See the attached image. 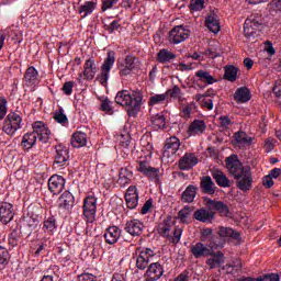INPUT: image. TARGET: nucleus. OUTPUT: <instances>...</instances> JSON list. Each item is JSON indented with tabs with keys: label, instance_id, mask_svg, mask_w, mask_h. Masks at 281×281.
Returning a JSON list of instances; mask_svg holds the SVG:
<instances>
[{
	"label": "nucleus",
	"instance_id": "obj_1",
	"mask_svg": "<svg viewBox=\"0 0 281 281\" xmlns=\"http://www.w3.org/2000/svg\"><path fill=\"white\" fill-rule=\"evenodd\" d=\"M226 168L236 181L238 190L249 192L254 188V175L249 166H243V162L238 159L226 158Z\"/></svg>",
	"mask_w": 281,
	"mask_h": 281
},
{
	"label": "nucleus",
	"instance_id": "obj_2",
	"mask_svg": "<svg viewBox=\"0 0 281 281\" xmlns=\"http://www.w3.org/2000/svg\"><path fill=\"white\" fill-rule=\"evenodd\" d=\"M144 95L140 91L121 90L115 95L116 104L120 106H127V115L130 117H137L138 113L142 111V102Z\"/></svg>",
	"mask_w": 281,
	"mask_h": 281
},
{
	"label": "nucleus",
	"instance_id": "obj_3",
	"mask_svg": "<svg viewBox=\"0 0 281 281\" xmlns=\"http://www.w3.org/2000/svg\"><path fill=\"white\" fill-rule=\"evenodd\" d=\"M52 132L47 124L42 121H37L33 123V132L24 134L22 137L21 146L25 148V150H30L36 146V140L40 139L42 144H47L49 142V137Z\"/></svg>",
	"mask_w": 281,
	"mask_h": 281
},
{
	"label": "nucleus",
	"instance_id": "obj_4",
	"mask_svg": "<svg viewBox=\"0 0 281 281\" xmlns=\"http://www.w3.org/2000/svg\"><path fill=\"white\" fill-rule=\"evenodd\" d=\"M158 234L162 238H167L172 245H177L181 240L183 228L175 226V221L168 216L158 224Z\"/></svg>",
	"mask_w": 281,
	"mask_h": 281
},
{
	"label": "nucleus",
	"instance_id": "obj_5",
	"mask_svg": "<svg viewBox=\"0 0 281 281\" xmlns=\"http://www.w3.org/2000/svg\"><path fill=\"white\" fill-rule=\"evenodd\" d=\"M267 21L262 16V14L257 13L251 18L247 19L244 23V35L246 38H254L260 29L266 25Z\"/></svg>",
	"mask_w": 281,
	"mask_h": 281
},
{
	"label": "nucleus",
	"instance_id": "obj_6",
	"mask_svg": "<svg viewBox=\"0 0 281 281\" xmlns=\"http://www.w3.org/2000/svg\"><path fill=\"white\" fill-rule=\"evenodd\" d=\"M218 237H212L213 244H210L211 249H217V247H225V238H233V240L240 241V233L233 231L231 227L221 226L218 229Z\"/></svg>",
	"mask_w": 281,
	"mask_h": 281
},
{
	"label": "nucleus",
	"instance_id": "obj_7",
	"mask_svg": "<svg viewBox=\"0 0 281 281\" xmlns=\"http://www.w3.org/2000/svg\"><path fill=\"white\" fill-rule=\"evenodd\" d=\"M23 122V119L19 113L11 112L7 115L4 120V124L2 127V131L7 135H14L21 128V123Z\"/></svg>",
	"mask_w": 281,
	"mask_h": 281
},
{
	"label": "nucleus",
	"instance_id": "obj_8",
	"mask_svg": "<svg viewBox=\"0 0 281 281\" xmlns=\"http://www.w3.org/2000/svg\"><path fill=\"white\" fill-rule=\"evenodd\" d=\"M98 212V199L93 195H89L83 200V216L86 223H93L95 221V214Z\"/></svg>",
	"mask_w": 281,
	"mask_h": 281
},
{
	"label": "nucleus",
	"instance_id": "obj_9",
	"mask_svg": "<svg viewBox=\"0 0 281 281\" xmlns=\"http://www.w3.org/2000/svg\"><path fill=\"white\" fill-rule=\"evenodd\" d=\"M113 65H115V53L113 50H110L108 52V56L101 66V75L99 77V82L103 87H105L106 82H109V74H111Z\"/></svg>",
	"mask_w": 281,
	"mask_h": 281
},
{
	"label": "nucleus",
	"instance_id": "obj_10",
	"mask_svg": "<svg viewBox=\"0 0 281 281\" xmlns=\"http://www.w3.org/2000/svg\"><path fill=\"white\" fill-rule=\"evenodd\" d=\"M190 36V30H188L183 25L175 26L169 32V41L173 43V45H179V43H183Z\"/></svg>",
	"mask_w": 281,
	"mask_h": 281
},
{
	"label": "nucleus",
	"instance_id": "obj_11",
	"mask_svg": "<svg viewBox=\"0 0 281 281\" xmlns=\"http://www.w3.org/2000/svg\"><path fill=\"white\" fill-rule=\"evenodd\" d=\"M95 74H98L95 60L93 58H89L83 65V72L79 74L77 80L78 82H82V80H93V78H95Z\"/></svg>",
	"mask_w": 281,
	"mask_h": 281
},
{
	"label": "nucleus",
	"instance_id": "obj_12",
	"mask_svg": "<svg viewBox=\"0 0 281 281\" xmlns=\"http://www.w3.org/2000/svg\"><path fill=\"white\" fill-rule=\"evenodd\" d=\"M134 69H137V57L134 55H127L124 64L119 66V74L122 76V78H126L133 74Z\"/></svg>",
	"mask_w": 281,
	"mask_h": 281
},
{
	"label": "nucleus",
	"instance_id": "obj_13",
	"mask_svg": "<svg viewBox=\"0 0 281 281\" xmlns=\"http://www.w3.org/2000/svg\"><path fill=\"white\" fill-rule=\"evenodd\" d=\"M232 144L235 148H249L254 144V137L247 135V133L239 131L233 136Z\"/></svg>",
	"mask_w": 281,
	"mask_h": 281
},
{
	"label": "nucleus",
	"instance_id": "obj_14",
	"mask_svg": "<svg viewBox=\"0 0 281 281\" xmlns=\"http://www.w3.org/2000/svg\"><path fill=\"white\" fill-rule=\"evenodd\" d=\"M150 258H155V251L150 248H143L136 258V267L144 271L150 265Z\"/></svg>",
	"mask_w": 281,
	"mask_h": 281
},
{
	"label": "nucleus",
	"instance_id": "obj_15",
	"mask_svg": "<svg viewBox=\"0 0 281 281\" xmlns=\"http://www.w3.org/2000/svg\"><path fill=\"white\" fill-rule=\"evenodd\" d=\"M14 214H16V211H14V205L12 203H0V221L3 223V225L12 223L14 220Z\"/></svg>",
	"mask_w": 281,
	"mask_h": 281
},
{
	"label": "nucleus",
	"instance_id": "obj_16",
	"mask_svg": "<svg viewBox=\"0 0 281 281\" xmlns=\"http://www.w3.org/2000/svg\"><path fill=\"white\" fill-rule=\"evenodd\" d=\"M67 161H69V149L63 147V145H58L56 147L54 168H65Z\"/></svg>",
	"mask_w": 281,
	"mask_h": 281
},
{
	"label": "nucleus",
	"instance_id": "obj_17",
	"mask_svg": "<svg viewBox=\"0 0 281 281\" xmlns=\"http://www.w3.org/2000/svg\"><path fill=\"white\" fill-rule=\"evenodd\" d=\"M199 164V156L194 153H186L179 160L180 170H192Z\"/></svg>",
	"mask_w": 281,
	"mask_h": 281
},
{
	"label": "nucleus",
	"instance_id": "obj_18",
	"mask_svg": "<svg viewBox=\"0 0 281 281\" xmlns=\"http://www.w3.org/2000/svg\"><path fill=\"white\" fill-rule=\"evenodd\" d=\"M138 172L148 177V179H158L159 177V168L150 167V162L148 160H138V166L136 167Z\"/></svg>",
	"mask_w": 281,
	"mask_h": 281
},
{
	"label": "nucleus",
	"instance_id": "obj_19",
	"mask_svg": "<svg viewBox=\"0 0 281 281\" xmlns=\"http://www.w3.org/2000/svg\"><path fill=\"white\" fill-rule=\"evenodd\" d=\"M179 148H181V140H179V138L175 136L167 138L162 156L167 158L175 157Z\"/></svg>",
	"mask_w": 281,
	"mask_h": 281
},
{
	"label": "nucleus",
	"instance_id": "obj_20",
	"mask_svg": "<svg viewBox=\"0 0 281 281\" xmlns=\"http://www.w3.org/2000/svg\"><path fill=\"white\" fill-rule=\"evenodd\" d=\"M66 180L63 176L54 175L48 180V190L53 194H60L65 190Z\"/></svg>",
	"mask_w": 281,
	"mask_h": 281
},
{
	"label": "nucleus",
	"instance_id": "obj_21",
	"mask_svg": "<svg viewBox=\"0 0 281 281\" xmlns=\"http://www.w3.org/2000/svg\"><path fill=\"white\" fill-rule=\"evenodd\" d=\"M125 203L128 210H135L139 203V193L137 192V187L130 186L125 192Z\"/></svg>",
	"mask_w": 281,
	"mask_h": 281
},
{
	"label": "nucleus",
	"instance_id": "obj_22",
	"mask_svg": "<svg viewBox=\"0 0 281 281\" xmlns=\"http://www.w3.org/2000/svg\"><path fill=\"white\" fill-rule=\"evenodd\" d=\"M125 232L130 234V236H142L144 223L139 220H131L125 224Z\"/></svg>",
	"mask_w": 281,
	"mask_h": 281
},
{
	"label": "nucleus",
	"instance_id": "obj_23",
	"mask_svg": "<svg viewBox=\"0 0 281 281\" xmlns=\"http://www.w3.org/2000/svg\"><path fill=\"white\" fill-rule=\"evenodd\" d=\"M103 236L108 245H115V243H117L122 236V229H120L117 226H110L105 229Z\"/></svg>",
	"mask_w": 281,
	"mask_h": 281
},
{
	"label": "nucleus",
	"instance_id": "obj_24",
	"mask_svg": "<svg viewBox=\"0 0 281 281\" xmlns=\"http://www.w3.org/2000/svg\"><path fill=\"white\" fill-rule=\"evenodd\" d=\"M206 207L211 212L216 210L221 216H227V214H229V207L223 201L207 200Z\"/></svg>",
	"mask_w": 281,
	"mask_h": 281
},
{
	"label": "nucleus",
	"instance_id": "obj_25",
	"mask_svg": "<svg viewBox=\"0 0 281 281\" xmlns=\"http://www.w3.org/2000/svg\"><path fill=\"white\" fill-rule=\"evenodd\" d=\"M146 276L149 281H157L164 276V267L159 262H154L147 268Z\"/></svg>",
	"mask_w": 281,
	"mask_h": 281
},
{
	"label": "nucleus",
	"instance_id": "obj_26",
	"mask_svg": "<svg viewBox=\"0 0 281 281\" xmlns=\"http://www.w3.org/2000/svg\"><path fill=\"white\" fill-rule=\"evenodd\" d=\"M211 173L220 188H232V180L227 178V175H225V172L220 169H213Z\"/></svg>",
	"mask_w": 281,
	"mask_h": 281
},
{
	"label": "nucleus",
	"instance_id": "obj_27",
	"mask_svg": "<svg viewBox=\"0 0 281 281\" xmlns=\"http://www.w3.org/2000/svg\"><path fill=\"white\" fill-rule=\"evenodd\" d=\"M211 258L206 260V265L210 269H218L222 265H225V255L221 251H211L209 255Z\"/></svg>",
	"mask_w": 281,
	"mask_h": 281
},
{
	"label": "nucleus",
	"instance_id": "obj_28",
	"mask_svg": "<svg viewBox=\"0 0 281 281\" xmlns=\"http://www.w3.org/2000/svg\"><path fill=\"white\" fill-rule=\"evenodd\" d=\"M58 207L61 210H71L74 207V203H76V200L74 198V194L69 191H65L57 201Z\"/></svg>",
	"mask_w": 281,
	"mask_h": 281
},
{
	"label": "nucleus",
	"instance_id": "obj_29",
	"mask_svg": "<svg viewBox=\"0 0 281 281\" xmlns=\"http://www.w3.org/2000/svg\"><path fill=\"white\" fill-rule=\"evenodd\" d=\"M176 58L177 55L168 48H161L156 55V60L160 63V65H167L168 63H172V60H175Z\"/></svg>",
	"mask_w": 281,
	"mask_h": 281
},
{
	"label": "nucleus",
	"instance_id": "obj_30",
	"mask_svg": "<svg viewBox=\"0 0 281 281\" xmlns=\"http://www.w3.org/2000/svg\"><path fill=\"white\" fill-rule=\"evenodd\" d=\"M205 25L210 32H213V34H218V32H221V22L218 21V15L215 13H210L206 16Z\"/></svg>",
	"mask_w": 281,
	"mask_h": 281
},
{
	"label": "nucleus",
	"instance_id": "obj_31",
	"mask_svg": "<svg viewBox=\"0 0 281 281\" xmlns=\"http://www.w3.org/2000/svg\"><path fill=\"white\" fill-rule=\"evenodd\" d=\"M38 82V70L31 66L26 69L24 74V85L26 87H34Z\"/></svg>",
	"mask_w": 281,
	"mask_h": 281
},
{
	"label": "nucleus",
	"instance_id": "obj_32",
	"mask_svg": "<svg viewBox=\"0 0 281 281\" xmlns=\"http://www.w3.org/2000/svg\"><path fill=\"white\" fill-rule=\"evenodd\" d=\"M207 128V125L205 124V121L203 120H194L189 128H188V133L191 136L194 135H202V133H205V130Z\"/></svg>",
	"mask_w": 281,
	"mask_h": 281
},
{
	"label": "nucleus",
	"instance_id": "obj_33",
	"mask_svg": "<svg viewBox=\"0 0 281 281\" xmlns=\"http://www.w3.org/2000/svg\"><path fill=\"white\" fill-rule=\"evenodd\" d=\"M131 181H133V171L128 168H121L116 183H119L121 188H126Z\"/></svg>",
	"mask_w": 281,
	"mask_h": 281
},
{
	"label": "nucleus",
	"instance_id": "obj_34",
	"mask_svg": "<svg viewBox=\"0 0 281 281\" xmlns=\"http://www.w3.org/2000/svg\"><path fill=\"white\" fill-rule=\"evenodd\" d=\"M191 254L195 258H204L212 254V250L205 246L203 243H196L195 245L191 246Z\"/></svg>",
	"mask_w": 281,
	"mask_h": 281
},
{
	"label": "nucleus",
	"instance_id": "obj_35",
	"mask_svg": "<svg viewBox=\"0 0 281 281\" xmlns=\"http://www.w3.org/2000/svg\"><path fill=\"white\" fill-rule=\"evenodd\" d=\"M193 217L200 223H212L214 221V212L205 209H200L194 212Z\"/></svg>",
	"mask_w": 281,
	"mask_h": 281
},
{
	"label": "nucleus",
	"instance_id": "obj_36",
	"mask_svg": "<svg viewBox=\"0 0 281 281\" xmlns=\"http://www.w3.org/2000/svg\"><path fill=\"white\" fill-rule=\"evenodd\" d=\"M72 148H82L87 146V134L85 132H75L70 138Z\"/></svg>",
	"mask_w": 281,
	"mask_h": 281
},
{
	"label": "nucleus",
	"instance_id": "obj_37",
	"mask_svg": "<svg viewBox=\"0 0 281 281\" xmlns=\"http://www.w3.org/2000/svg\"><path fill=\"white\" fill-rule=\"evenodd\" d=\"M200 188L205 194H214L216 192V184H214L210 176L202 177Z\"/></svg>",
	"mask_w": 281,
	"mask_h": 281
},
{
	"label": "nucleus",
	"instance_id": "obj_38",
	"mask_svg": "<svg viewBox=\"0 0 281 281\" xmlns=\"http://www.w3.org/2000/svg\"><path fill=\"white\" fill-rule=\"evenodd\" d=\"M98 8V2L95 1H86L80 8H79V14H81L82 19H87L89 14H93V10Z\"/></svg>",
	"mask_w": 281,
	"mask_h": 281
},
{
	"label": "nucleus",
	"instance_id": "obj_39",
	"mask_svg": "<svg viewBox=\"0 0 281 281\" xmlns=\"http://www.w3.org/2000/svg\"><path fill=\"white\" fill-rule=\"evenodd\" d=\"M235 100L237 102H249L251 100V92L247 88H239L235 92Z\"/></svg>",
	"mask_w": 281,
	"mask_h": 281
},
{
	"label": "nucleus",
	"instance_id": "obj_40",
	"mask_svg": "<svg viewBox=\"0 0 281 281\" xmlns=\"http://www.w3.org/2000/svg\"><path fill=\"white\" fill-rule=\"evenodd\" d=\"M40 223L41 222L36 217H26L23 224L24 229H26V234L30 236V234H32V232L38 227Z\"/></svg>",
	"mask_w": 281,
	"mask_h": 281
},
{
	"label": "nucleus",
	"instance_id": "obj_41",
	"mask_svg": "<svg viewBox=\"0 0 281 281\" xmlns=\"http://www.w3.org/2000/svg\"><path fill=\"white\" fill-rule=\"evenodd\" d=\"M196 196V187L195 186H189L182 193V201L186 203H192Z\"/></svg>",
	"mask_w": 281,
	"mask_h": 281
},
{
	"label": "nucleus",
	"instance_id": "obj_42",
	"mask_svg": "<svg viewBox=\"0 0 281 281\" xmlns=\"http://www.w3.org/2000/svg\"><path fill=\"white\" fill-rule=\"evenodd\" d=\"M166 95H170V98H173V100H177L179 102H183L186 98L183 97V91H181V88L179 86H173L171 89H168L166 91Z\"/></svg>",
	"mask_w": 281,
	"mask_h": 281
},
{
	"label": "nucleus",
	"instance_id": "obj_43",
	"mask_svg": "<svg viewBox=\"0 0 281 281\" xmlns=\"http://www.w3.org/2000/svg\"><path fill=\"white\" fill-rule=\"evenodd\" d=\"M19 240H21V229L19 226H15L11 228V233L9 234L10 247H16V245H19Z\"/></svg>",
	"mask_w": 281,
	"mask_h": 281
},
{
	"label": "nucleus",
	"instance_id": "obj_44",
	"mask_svg": "<svg viewBox=\"0 0 281 281\" xmlns=\"http://www.w3.org/2000/svg\"><path fill=\"white\" fill-rule=\"evenodd\" d=\"M195 76L201 82H204L205 85H214V82H216V79L205 70H198Z\"/></svg>",
	"mask_w": 281,
	"mask_h": 281
},
{
	"label": "nucleus",
	"instance_id": "obj_45",
	"mask_svg": "<svg viewBox=\"0 0 281 281\" xmlns=\"http://www.w3.org/2000/svg\"><path fill=\"white\" fill-rule=\"evenodd\" d=\"M224 69L225 80H228V82H236V78H238V68L235 66H226Z\"/></svg>",
	"mask_w": 281,
	"mask_h": 281
},
{
	"label": "nucleus",
	"instance_id": "obj_46",
	"mask_svg": "<svg viewBox=\"0 0 281 281\" xmlns=\"http://www.w3.org/2000/svg\"><path fill=\"white\" fill-rule=\"evenodd\" d=\"M10 262V252L8 248L0 246V270L5 269Z\"/></svg>",
	"mask_w": 281,
	"mask_h": 281
},
{
	"label": "nucleus",
	"instance_id": "obj_47",
	"mask_svg": "<svg viewBox=\"0 0 281 281\" xmlns=\"http://www.w3.org/2000/svg\"><path fill=\"white\" fill-rule=\"evenodd\" d=\"M192 214V209L190 206H184L178 212V218L180 223H188Z\"/></svg>",
	"mask_w": 281,
	"mask_h": 281
},
{
	"label": "nucleus",
	"instance_id": "obj_48",
	"mask_svg": "<svg viewBox=\"0 0 281 281\" xmlns=\"http://www.w3.org/2000/svg\"><path fill=\"white\" fill-rule=\"evenodd\" d=\"M44 229L45 232H47L48 234H54V232H56V218L54 217H47L44 221Z\"/></svg>",
	"mask_w": 281,
	"mask_h": 281
},
{
	"label": "nucleus",
	"instance_id": "obj_49",
	"mask_svg": "<svg viewBox=\"0 0 281 281\" xmlns=\"http://www.w3.org/2000/svg\"><path fill=\"white\" fill-rule=\"evenodd\" d=\"M167 94L166 92L162 94H155L149 98V106H155L157 104H164L166 102Z\"/></svg>",
	"mask_w": 281,
	"mask_h": 281
},
{
	"label": "nucleus",
	"instance_id": "obj_50",
	"mask_svg": "<svg viewBox=\"0 0 281 281\" xmlns=\"http://www.w3.org/2000/svg\"><path fill=\"white\" fill-rule=\"evenodd\" d=\"M190 10L193 12H201L205 8V0H190Z\"/></svg>",
	"mask_w": 281,
	"mask_h": 281
},
{
	"label": "nucleus",
	"instance_id": "obj_51",
	"mask_svg": "<svg viewBox=\"0 0 281 281\" xmlns=\"http://www.w3.org/2000/svg\"><path fill=\"white\" fill-rule=\"evenodd\" d=\"M54 120L58 122V124H67L68 122L67 115H65V111L63 109H59L54 113Z\"/></svg>",
	"mask_w": 281,
	"mask_h": 281
},
{
	"label": "nucleus",
	"instance_id": "obj_52",
	"mask_svg": "<svg viewBox=\"0 0 281 281\" xmlns=\"http://www.w3.org/2000/svg\"><path fill=\"white\" fill-rule=\"evenodd\" d=\"M119 142L122 148H124L125 150H128V146H131V135L127 133L121 134Z\"/></svg>",
	"mask_w": 281,
	"mask_h": 281
},
{
	"label": "nucleus",
	"instance_id": "obj_53",
	"mask_svg": "<svg viewBox=\"0 0 281 281\" xmlns=\"http://www.w3.org/2000/svg\"><path fill=\"white\" fill-rule=\"evenodd\" d=\"M101 100V111H104L105 113H111L113 111V106L111 105V100L108 98L105 99H100Z\"/></svg>",
	"mask_w": 281,
	"mask_h": 281
},
{
	"label": "nucleus",
	"instance_id": "obj_54",
	"mask_svg": "<svg viewBox=\"0 0 281 281\" xmlns=\"http://www.w3.org/2000/svg\"><path fill=\"white\" fill-rule=\"evenodd\" d=\"M8 100L5 98H0V120H3L8 113Z\"/></svg>",
	"mask_w": 281,
	"mask_h": 281
},
{
	"label": "nucleus",
	"instance_id": "obj_55",
	"mask_svg": "<svg viewBox=\"0 0 281 281\" xmlns=\"http://www.w3.org/2000/svg\"><path fill=\"white\" fill-rule=\"evenodd\" d=\"M119 1L120 0H102V7H101L102 12H106V10H111V8H113V5H116Z\"/></svg>",
	"mask_w": 281,
	"mask_h": 281
},
{
	"label": "nucleus",
	"instance_id": "obj_56",
	"mask_svg": "<svg viewBox=\"0 0 281 281\" xmlns=\"http://www.w3.org/2000/svg\"><path fill=\"white\" fill-rule=\"evenodd\" d=\"M120 27H122V25L120 24V21L114 20L113 22H111L105 30L110 33L113 34V32H117V30H120Z\"/></svg>",
	"mask_w": 281,
	"mask_h": 281
},
{
	"label": "nucleus",
	"instance_id": "obj_57",
	"mask_svg": "<svg viewBox=\"0 0 281 281\" xmlns=\"http://www.w3.org/2000/svg\"><path fill=\"white\" fill-rule=\"evenodd\" d=\"M210 238L211 243L210 245H213L212 238H215L214 236H212V228H205L202 231L201 233V240L205 241Z\"/></svg>",
	"mask_w": 281,
	"mask_h": 281
},
{
	"label": "nucleus",
	"instance_id": "obj_58",
	"mask_svg": "<svg viewBox=\"0 0 281 281\" xmlns=\"http://www.w3.org/2000/svg\"><path fill=\"white\" fill-rule=\"evenodd\" d=\"M256 281H280V276L276 273L266 274L263 277L257 278Z\"/></svg>",
	"mask_w": 281,
	"mask_h": 281
},
{
	"label": "nucleus",
	"instance_id": "obj_59",
	"mask_svg": "<svg viewBox=\"0 0 281 281\" xmlns=\"http://www.w3.org/2000/svg\"><path fill=\"white\" fill-rule=\"evenodd\" d=\"M61 89L66 95H71V93H74V82H65Z\"/></svg>",
	"mask_w": 281,
	"mask_h": 281
},
{
	"label": "nucleus",
	"instance_id": "obj_60",
	"mask_svg": "<svg viewBox=\"0 0 281 281\" xmlns=\"http://www.w3.org/2000/svg\"><path fill=\"white\" fill-rule=\"evenodd\" d=\"M78 281H98V277L91 273H83L78 277Z\"/></svg>",
	"mask_w": 281,
	"mask_h": 281
},
{
	"label": "nucleus",
	"instance_id": "obj_61",
	"mask_svg": "<svg viewBox=\"0 0 281 281\" xmlns=\"http://www.w3.org/2000/svg\"><path fill=\"white\" fill-rule=\"evenodd\" d=\"M201 105L203 106V109H207V111H212V109H214V101H212V99H203L201 101Z\"/></svg>",
	"mask_w": 281,
	"mask_h": 281
},
{
	"label": "nucleus",
	"instance_id": "obj_62",
	"mask_svg": "<svg viewBox=\"0 0 281 281\" xmlns=\"http://www.w3.org/2000/svg\"><path fill=\"white\" fill-rule=\"evenodd\" d=\"M153 122H154V124H156V126H160V124L164 126V124L166 122V117L164 116V114H156L153 117Z\"/></svg>",
	"mask_w": 281,
	"mask_h": 281
},
{
	"label": "nucleus",
	"instance_id": "obj_63",
	"mask_svg": "<svg viewBox=\"0 0 281 281\" xmlns=\"http://www.w3.org/2000/svg\"><path fill=\"white\" fill-rule=\"evenodd\" d=\"M262 183H263L265 188H271V187H273V183H274L273 178L268 175V176L263 177Z\"/></svg>",
	"mask_w": 281,
	"mask_h": 281
},
{
	"label": "nucleus",
	"instance_id": "obj_64",
	"mask_svg": "<svg viewBox=\"0 0 281 281\" xmlns=\"http://www.w3.org/2000/svg\"><path fill=\"white\" fill-rule=\"evenodd\" d=\"M173 281H190V273L184 271L180 273Z\"/></svg>",
	"mask_w": 281,
	"mask_h": 281
}]
</instances>
